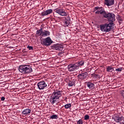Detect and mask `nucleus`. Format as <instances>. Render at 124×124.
Listing matches in <instances>:
<instances>
[{
  "mask_svg": "<svg viewBox=\"0 0 124 124\" xmlns=\"http://www.w3.org/2000/svg\"><path fill=\"white\" fill-rule=\"evenodd\" d=\"M104 18H106L108 22H110L100 25V29L101 31H103V32L111 31V30H113L114 27H115L114 22L116 21V16L112 13L107 12Z\"/></svg>",
  "mask_w": 124,
  "mask_h": 124,
  "instance_id": "1",
  "label": "nucleus"
},
{
  "mask_svg": "<svg viewBox=\"0 0 124 124\" xmlns=\"http://www.w3.org/2000/svg\"><path fill=\"white\" fill-rule=\"evenodd\" d=\"M62 95V91L60 90H55L51 94L49 101L51 104H55L56 102L60 101V98Z\"/></svg>",
  "mask_w": 124,
  "mask_h": 124,
  "instance_id": "2",
  "label": "nucleus"
},
{
  "mask_svg": "<svg viewBox=\"0 0 124 124\" xmlns=\"http://www.w3.org/2000/svg\"><path fill=\"white\" fill-rule=\"evenodd\" d=\"M18 70L19 72L23 74H29L32 72V68L31 66L29 65H21L19 66Z\"/></svg>",
  "mask_w": 124,
  "mask_h": 124,
  "instance_id": "3",
  "label": "nucleus"
},
{
  "mask_svg": "<svg viewBox=\"0 0 124 124\" xmlns=\"http://www.w3.org/2000/svg\"><path fill=\"white\" fill-rule=\"evenodd\" d=\"M67 69L69 72H74L79 69L78 65L76 63L70 64L67 66Z\"/></svg>",
  "mask_w": 124,
  "mask_h": 124,
  "instance_id": "4",
  "label": "nucleus"
},
{
  "mask_svg": "<svg viewBox=\"0 0 124 124\" xmlns=\"http://www.w3.org/2000/svg\"><path fill=\"white\" fill-rule=\"evenodd\" d=\"M43 45L45 46H50L52 43H53V41L51 39V38L48 37L45 39H44L42 42Z\"/></svg>",
  "mask_w": 124,
  "mask_h": 124,
  "instance_id": "5",
  "label": "nucleus"
},
{
  "mask_svg": "<svg viewBox=\"0 0 124 124\" xmlns=\"http://www.w3.org/2000/svg\"><path fill=\"white\" fill-rule=\"evenodd\" d=\"M37 86L39 90H44L47 87L46 81L42 80L37 83Z\"/></svg>",
  "mask_w": 124,
  "mask_h": 124,
  "instance_id": "6",
  "label": "nucleus"
},
{
  "mask_svg": "<svg viewBox=\"0 0 124 124\" xmlns=\"http://www.w3.org/2000/svg\"><path fill=\"white\" fill-rule=\"evenodd\" d=\"M54 11L61 16H66V13L62 9H55Z\"/></svg>",
  "mask_w": 124,
  "mask_h": 124,
  "instance_id": "7",
  "label": "nucleus"
},
{
  "mask_svg": "<svg viewBox=\"0 0 124 124\" xmlns=\"http://www.w3.org/2000/svg\"><path fill=\"white\" fill-rule=\"evenodd\" d=\"M63 46L61 44H54L51 46V48L53 50H58L59 51H62L63 50Z\"/></svg>",
  "mask_w": 124,
  "mask_h": 124,
  "instance_id": "8",
  "label": "nucleus"
},
{
  "mask_svg": "<svg viewBox=\"0 0 124 124\" xmlns=\"http://www.w3.org/2000/svg\"><path fill=\"white\" fill-rule=\"evenodd\" d=\"M88 77H89V75H88V73L87 72L78 75V80H84V79H86V78H88Z\"/></svg>",
  "mask_w": 124,
  "mask_h": 124,
  "instance_id": "9",
  "label": "nucleus"
},
{
  "mask_svg": "<svg viewBox=\"0 0 124 124\" xmlns=\"http://www.w3.org/2000/svg\"><path fill=\"white\" fill-rule=\"evenodd\" d=\"M104 3L107 6H111L112 5H114L115 0H105Z\"/></svg>",
  "mask_w": 124,
  "mask_h": 124,
  "instance_id": "10",
  "label": "nucleus"
},
{
  "mask_svg": "<svg viewBox=\"0 0 124 124\" xmlns=\"http://www.w3.org/2000/svg\"><path fill=\"white\" fill-rule=\"evenodd\" d=\"M52 13H53V10H52L51 9H49L42 12L41 13V15L42 16H47V15H49Z\"/></svg>",
  "mask_w": 124,
  "mask_h": 124,
  "instance_id": "11",
  "label": "nucleus"
},
{
  "mask_svg": "<svg viewBox=\"0 0 124 124\" xmlns=\"http://www.w3.org/2000/svg\"><path fill=\"white\" fill-rule=\"evenodd\" d=\"M31 110L29 108H26L25 109H24L21 113L22 114V115H25V116H27V115H29V114H31Z\"/></svg>",
  "mask_w": 124,
  "mask_h": 124,
  "instance_id": "12",
  "label": "nucleus"
},
{
  "mask_svg": "<svg viewBox=\"0 0 124 124\" xmlns=\"http://www.w3.org/2000/svg\"><path fill=\"white\" fill-rule=\"evenodd\" d=\"M86 85L89 89L93 90L94 88V84L91 81L86 82Z\"/></svg>",
  "mask_w": 124,
  "mask_h": 124,
  "instance_id": "13",
  "label": "nucleus"
},
{
  "mask_svg": "<svg viewBox=\"0 0 124 124\" xmlns=\"http://www.w3.org/2000/svg\"><path fill=\"white\" fill-rule=\"evenodd\" d=\"M64 25L66 26V27H68V26L70 25V17H67L65 18Z\"/></svg>",
  "mask_w": 124,
  "mask_h": 124,
  "instance_id": "14",
  "label": "nucleus"
},
{
  "mask_svg": "<svg viewBox=\"0 0 124 124\" xmlns=\"http://www.w3.org/2000/svg\"><path fill=\"white\" fill-rule=\"evenodd\" d=\"M36 34L38 36H41L42 37V35L43 34V29L41 28L40 30H37L36 31Z\"/></svg>",
  "mask_w": 124,
  "mask_h": 124,
  "instance_id": "15",
  "label": "nucleus"
},
{
  "mask_svg": "<svg viewBox=\"0 0 124 124\" xmlns=\"http://www.w3.org/2000/svg\"><path fill=\"white\" fill-rule=\"evenodd\" d=\"M49 35H50V31L44 30L43 32L42 37H44V36H48Z\"/></svg>",
  "mask_w": 124,
  "mask_h": 124,
  "instance_id": "16",
  "label": "nucleus"
},
{
  "mask_svg": "<svg viewBox=\"0 0 124 124\" xmlns=\"http://www.w3.org/2000/svg\"><path fill=\"white\" fill-rule=\"evenodd\" d=\"M84 63H85V62L83 60L76 63L78 67V69L80 68V66H83V65H84Z\"/></svg>",
  "mask_w": 124,
  "mask_h": 124,
  "instance_id": "17",
  "label": "nucleus"
},
{
  "mask_svg": "<svg viewBox=\"0 0 124 124\" xmlns=\"http://www.w3.org/2000/svg\"><path fill=\"white\" fill-rule=\"evenodd\" d=\"M114 121L116 122V123H120V122H122L123 121V117H119V116H116L114 118Z\"/></svg>",
  "mask_w": 124,
  "mask_h": 124,
  "instance_id": "18",
  "label": "nucleus"
},
{
  "mask_svg": "<svg viewBox=\"0 0 124 124\" xmlns=\"http://www.w3.org/2000/svg\"><path fill=\"white\" fill-rule=\"evenodd\" d=\"M99 13L100 14H101V15H103L104 18V17H105V16L106 15L107 12H106L105 11V10L104 9V8H103L102 9V10H101V11H99Z\"/></svg>",
  "mask_w": 124,
  "mask_h": 124,
  "instance_id": "19",
  "label": "nucleus"
},
{
  "mask_svg": "<svg viewBox=\"0 0 124 124\" xmlns=\"http://www.w3.org/2000/svg\"><path fill=\"white\" fill-rule=\"evenodd\" d=\"M107 72H112V71H114V68L111 66H108L107 67Z\"/></svg>",
  "mask_w": 124,
  "mask_h": 124,
  "instance_id": "20",
  "label": "nucleus"
},
{
  "mask_svg": "<svg viewBox=\"0 0 124 124\" xmlns=\"http://www.w3.org/2000/svg\"><path fill=\"white\" fill-rule=\"evenodd\" d=\"M67 85L69 87H73V86H75V82L73 81H69Z\"/></svg>",
  "mask_w": 124,
  "mask_h": 124,
  "instance_id": "21",
  "label": "nucleus"
},
{
  "mask_svg": "<svg viewBox=\"0 0 124 124\" xmlns=\"http://www.w3.org/2000/svg\"><path fill=\"white\" fill-rule=\"evenodd\" d=\"M92 76L93 77V78L95 79H98V78H100V77L99 76V75H97V74H92Z\"/></svg>",
  "mask_w": 124,
  "mask_h": 124,
  "instance_id": "22",
  "label": "nucleus"
},
{
  "mask_svg": "<svg viewBox=\"0 0 124 124\" xmlns=\"http://www.w3.org/2000/svg\"><path fill=\"white\" fill-rule=\"evenodd\" d=\"M103 8V7H95L94 8V11H96V10H97V11L100 12V11H101V10H102Z\"/></svg>",
  "mask_w": 124,
  "mask_h": 124,
  "instance_id": "23",
  "label": "nucleus"
},
{
  "mask_svg": "<svg viewBox=\"0 0 124 124\" xmlns=\"http://www.w3.org/2000/svg\"><path fill=\"white\" fill-rule=\"evenodd\" d=\"M59 117L57 114H54L50 116V119H51V120H54V119H57Z\"/></svg>",
  "mask_w": 124,
  "mask_h": 124,
  "instance_id": "24",
  "label": "nucleus"
},
{
  "mask_svg": "<svg viewBox=\"0 0 124 124\" xmlns=\"http://www.w3.org/2000/svg\"><path fill=\"white\" fill-rule=\"evenodd\" d=\"M65 109H69L71 108V104H67L64 105Z\"/></svg>",
  "mask_w": 124,
  "mask_h": 124,
  "instance_id": "25",
  "label": "nucleus"
},
{
  "mask_svg": "<svg viewBox=\"0 0 124 124\" xmlns=\"http://www.w3.org/2000/svg\"><path fill=\"white\" fill-rule=\"evenodd\" d=\"M84 120L85 121H88V120H90V116H89L88 115H85L84 116Z\"/></svg>",
  "mask_w": 124,
  "mask_h": 124,
  "instance_id": "26",
  "label": "nucleus"
},
{
  "mask_svg": "<svg viewBox=\"0 0 124 124\" xmlns=\"http://www.w3.org/2000/svg\"><path fill=\"white\" fill-rule=\"evenodd\" d=\"M83 120L79 119L78 121H77V124H83Z\"/></svg>",
  "mask_w": 124,
  "mask_h": 124,
  "instance_id": "27",
  "label": "nucleus"
},
{
  "mask_svg": "<svg viewBox=\"0 0 124 124\" xmlns=\"http://www.w3.org/2000/svg\"><path fill=\"white\" fill-rule=\"evenodd\" d=\"M123 70V67L118 68L115 69V71H118V72H121Z\"/></svg>",
  "mask_w": 124,
  "mask_h": 124,
  "instance_id": "28",
  "label": "nucleus"
},
{
  "mask_svg": "<svg viewBox=\"0 0 124 124\" xmlns=\"http://www.w3.org/2000/svg\"><path fill=\"white\" fill-rule=\"evenodd\" d=\"M27 49H29V50H33V47L32 46H27Z\"/></svg>",
  "mask_w": 124,
  "mask_h": 124,
  "instance_id": "29",
  "label": "nucleus"
},
{
  "mask_svg": "<svg viewBox=\"0 0 124 124\" xmlns=\"http://www.w3.org/2000/svg\"><path fill=\"white\" fill-rule=\"evenodd\" d=\"M122 96L124 98V90H122L121 92Z\"/></svg>",
  "mask_w": 124,
  "mask_h": 124,
  "instance_id": "30",
  "label": "nucleus"
},
{
  "mask_svg": "<svg viewBox=\"0 0 124 124\" xmlns=\"http://www.w3.org/2000/svg\"><path fill=\"white\" fill-rule=\"evenodd\" d=\"M5 100V97H2L1 98V101H4V100Z\"/></svg>",
  "mask_w": 124,
  "mask_h": 124,
  "instance_id": "31",
  "label": "nucleus"
},
{
  "mask_svg": "<svg viewBox=\"0 0 124 124\" xmlns=\"http://www.w3.org/2000/svg\"><path fill=\"white\" fill-rule=\"evenodd\" d=\"M118 21H120V22H123V20L121 18H118Z\"/></svg>",
  "mask_w": 124,
  "mask_h": 124,
  "instance_id": "32",
  "label": "nucleus"
},
{
  "mask_svg": "<svg viewBox=\"0 0 124 124\" xmlns=\"http://www.w3.org/2000/svg\"><path fill=\"white\" fill-rule=\"evenodd\" d=\"M95 14H100V13L98 11H97L96 12H95Z\"/></svg>",
  "mask_w": 124,
  "mask_h": 124,
  "instance_id": "33",
  "label": "nucleus"
},
{
  "mask_svg": "<svg viewBox=\"0 0 124 124\" xmlns=\"http://www.w3.org/2000/svg\"><path fill=\"white\" fill-rule=\"evenodd\" d=\"M122 124H124V123H123Z\"/></svg>",
  "mask_w": 124,
  "mask_h": 124,
  "instance_id": "34",
  "label": "nucleus"
}]
</instances>
